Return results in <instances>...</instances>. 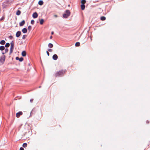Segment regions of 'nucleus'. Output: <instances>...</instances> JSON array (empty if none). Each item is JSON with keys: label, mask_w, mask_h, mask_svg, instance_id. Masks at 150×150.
<instances>
[{"label": "nucleus", "mask_w": 150, "mask_h": 150, "mask_svg": "<svg viewBox=\"0 0 150 150\" xmlns=\"http://www.w3.org/2000/svg\"><path fill=\"white\" fill-rule=\"evenodd\" d=\"M11 2L9 0H5L2 4V7L3 8H5L11 4Z\"/></svg>", "instance_id": "1"}, {"label": "nucleus", "mask_w": 150, "mask_h": 150, "mask_svg": "<svg viewBox=\"0 0 150 150\" xmlns=\"http://www.w3.org/2000/svg\"><path fill=\"white\" fill-rule=\"evenodd\" d=\"M71 14V12L69 10H66L64 13L63 14V17L64 18H67Z\"/></svg>", "instance_id": "2"}, {"label": "nucleus", "mask_w": 150, "mask_h": 150, "mask_svg": "<svg viewBox=\"0 0 150 150\" xmlns=\"http://www.w3.org/2000/svg\"><path fill=\"white\" fill-rule=\"evenodd\" d=\"M66 71V70H65L64 71L63 70H62L59 71H57L55 74V77H57L58 76H60L61 75H63Z\"/></svg>", "instance_id": "3"}, {"label": "nucleus", "mask_w": 150, "mask_h": 150, "mask_svg": "<svg viewBox=\"0 0 150 150\" xmlns=\"http://www.w3.org/2000/svg\"><path fill=\"white\" fill-rule=\"evenodd\" d=\"M6 56L3 55L0 57V65L4 64L6 59Z\"/></svg>", "instance_id": "4"}, {"label": "nucleus", "mask_w": 150, "mask_h": 150, "mask_svg": "<svg viewBox=\"0 0 150 150\" xmlns=\"http://www.w3.org/2000/svg\"><path fill=\"white\" fill-rule=\"evenodd\" d=\"M16 59L17 60H19L20 62H22L23 60L24 59L23 57L19 58L18 57H16Z\"/></svg>", "instance_id": "5"}, {"label": "nucleus", "mask_w": 150, "mask_h": 150, "mask_svg": "<svg viewBox=\"0 0 150 150\" xmlns=\"http://www.w3.org/2000/svg\"><path fill=\"white\" fill-rule=\"evenodd\" d=\"M38 13L36 12H34L33 13V15H32V17H33V18H37L38 17Z\"/></svg>", "instance_id": "6"}, {"label": "nucleus", "mask_w": 150, "mask_h": 150, "mask_svg": "<svg viewBox=\"0 0 150 150\" xmlns=\"http://www.w3.org/2000/svg\"><path fill=\"white\" fill-rule=\"evenodd\" d=\"M23 112L22 111H19L16 113V117L18 118L20 117V116L22 115Z\"/></svg>", "instance_id": "7"}, {"label": "nucleus", "mask_w": 150, "mask_h": 150, "mask_svg": "<svg viewBox=\"0 0 150 150\" xmlns=\"http://www.w3.org/2000/svg\"><path fill=\"white\" fill-rule=\"evenodd\" d=\"M21 32L20 31H18L16 34V37L17 38H18L20 36L21 34Z\"/></svg>", "instance_id": "8"}, {"label": "nucleus", "mask_w": 150, "mask_h": 150, "mask_svg": "<svg viewBox=\"0 0 150 150\" xmlns=\"http://www.w3.org/2000/svg\"><path fill=\"white\" fill-rule=\"evenodd\" d=\"M58 58V56L57 54H54L53 55L52 59L54 60H57Z\"/></svg>", "instance_id": "9"}, {"label": "nucleus", "mask_w": 150, "mask_h": 150, "mask_svg": "<svg viewBox=\"0 0 150 150\" xmlns=\"http://www.w3.org/2000/svg\"><path fill=\"white\" fill-rule=\"evenodd\" d=\"M25 21L23 20L19 23V25L20 26H22L25 24Z\"/></svg>", "instance_id": "10"}, {"label": "nucleus", "mask_w": 150, "mask_h": 150, "mask_svg": "<svg viewBox=\"0 0 150 150\" xmlns=\"http://www.w3.org/2000/svg\"><path fill=\"white\" fill-rule=\"evenodd\" d=\"M81 3V9L82 10H84V9L85 8V4L82 3Z\"/></svg>", "instance_id": "11"}, {"label": "nucleus", "mask_w": 150, "mask_h": 150, "mask_svg": "<svg viewBox=\"0 0 150 150\" xmlns=\"http://www.w3.org/2000/svg\"><path fill=\"white\" fill-rule=\"evenodd\" d=\"M10 44H11V47H10V49L13 50L14 47V44L13 43V41H12L11 42Z\"/></svg>", "instance_id": "12"}, {"label": "nucleus", "mask_w": 150, "mask_h": 150, "mask_svg": "<svg viewBox=\"0 0 150 150\" xmlns=\"http://www.w3.org/2000/svg\"><path fill=\"white\" fill-rule=\"evenodd\" d=\"M27 54L26 52L25 51H23L21 53V55L23 57H25Z\"/></svg>", "instance_id": "13"}, {"label": "nucleus", "mask_w": 150, "mask_h": 150, "mask_svg": "<svg viewBox=\"0 0 150 150\" xmlns=\"http://www.w3.org/2000/svg\"><path fill=\"white\" fill-rule=\"evenodd\" d=\"M22 31L23 33H26L27 32V30L26 28H24L22 29Z\"/></svg>", "instance_id": "14"}, {"label": "nucleus", "mask_w": 150, "mask_h": 150, "mask_svg": "<svg viewBox=\"0 0 150 150\" xmlns=\"http://www.w3.org/2000/svg\"><path fill=\"white\" fill-rule=\"evenodd\" d=\"M43 1L42 0H40L38 1V4L40 6H42L43 4Z\"/></svg>", "instance_id": "15"}, {"label": "nucleus", "mask_w": 150, "mask_h": 150, "mask_svg": "<svg viewBox=\"0 0 150 150\" xmlns=\"http://www.w3.org/2000/svg\"><path fill=\"white\" fill-rule=\"evenodd\" d=\"M5 49V47L4 46L1 45L0 46V50L1 51H3Z\"/></svg>", "instance_id": "16"}, {"label": "nucleus", "mask_w": 150, "mask_h": 150, "mask_svg": "<svg viewBox=\"0 0 150 150\" xmlns=\"http://www.w3.org/2000/svg\"><path fill=\"white\" fill-rule=\"evenodd\" d=\"M44 22V20L43 19H41L40 20V25H42L43 24Z\"/></svg>", "instance_id": "17"}, {"label": "nucleus", "mask_w": 150, "mask_h": 150, "mask_svg": "<svg viewBox=\"0 0 150 150\" xmlns=\"http://www.w3.org/2000/svg\"><path fill=\"white\" fill-rule=\"evenodd\" d=\"M6 42L4 40H2L0 41V44L1 45H4L5 44Z\"/></svg>", "instance_id": "18"}, {"label": "nucleus", "mask_w": 150, "mask_h": 150, "mask_svg": "<svg viewBox=\"0 0 150 150\" xmlns=\"http://www.w3.org/2000/svg\"><path fill=\"white\" fill-rule=\"evenodd\" d=\"M21 11L19 10H18L16 13V14L17 16H19L21 14Z\"/></svg>", "instance_id": "19"}, {"label": "nucleus", "mask_w": 150, "mask_h": 150, "mask_svg": "<svg viewBox=\"0 0 150 150\" xmlns=\"http://www.w3.org/2000/svg\"><path fill=\"white\" fill-rule=\"evenodd\" d=\"M100 19L102 21H104L106 19V17L104 16H101L100 18Z\"/></svg>", "instance_id": "20"}, {"label": "nucleus", "mask_w": 150, "mask_h": 150, "mask_svg": "<svg viewBox=\"0 0 150 150\" xmlns=\"http://www.w3.org/2000/svg\"><path fill=\"white\" fill-rule=\"evenodd\" d=\"M10 45V44L8 42H7L5 44L4 46H5V47L8 48L9 47Z\"/></svg>", "instance_id": "21"}, {"label": "nucleus", "mask_w": 150, "mask_h": 150, "mask_svg": "<svg viewBox=\"0 0 150 150\" xmlns=\"http://www.w3.org/2000/svg\"><path fill=\"white\" fill-rule=\"evenodd\" d=\"M48 46L49 47L52 48L53 47V45L52 43H50L48 45Z\"/></svg>", "instance_id": "22"}, {"label": "nucleus", "mask_w": 150, "mask_h": 150, "mask_svg": "<svg viewBox=\"0 0 150 150\" xmlns=\"http://www.w3.org/2000/svg\"><path fill=\"white\" fill-rule=\"evenodd\" d=\"M80 43L79 42H76L75 44V46L76 47H79L80 46Z\"/></svg>", "instance_id": "23"}, {"label": "nucleus", "mask_w": 150, "mask_h": 150, "mask_svg": "<svg viewBox=\"0 0 150 150\" xmlns=\"http://www.w3.org/2000/svg\"><path fill=\"white\" fill-rule=\"evenodd\" d=\"M23 147L24 148L26 147L27 146V144L26 143H24L23 144Z\"/></svg>", "instance_id": "24"}, {"label": "nucleus", "mask_w": 150, "mask_h": 150, "mask_svg": "<svg viewBox=\"0 0 150 150\" xmlns=\"http://www.w3.org/2000/svg\"><path fill=\"white\" fill-rule=\"evenodd\" d=\"M32 28V27L31 25H29L28 28V30L30 31V30H31Z\"/></svg>", "instance_id": "25"}, {"label": "nucleus", "mask_w": 150, "mask_h": 150, "mask_svg": "<svg viewBox=\"0 0 150 150\" xmlns=\"http://www.w3.org/2000/svg\"><path fill=\"white\" fill-rule=\"evenodd\" d=\"M13 50L12 49H10V52L9 53V55H11V54L13 52Z\"/></svg>", "instance_id": "26"}, {"label": "nucleus", "mask_w": 150, "mask_h": 150, "mask_svg": "<svg viewBox=\"0 0 150 150\" xmlns=\"http://www.w3.org/2000/svg\"><path fill=\"white\" fill-rule=\"evenodd\" d=\"M86 1V0H81V3L85 4Z\"/></svg>", "instance_id": "27"}, {"label": "nucleus", "mask_w": 150, "mask_h": 150, "mask_svg": "<svg viewBox=\"0 0 150 150\" xmlns=\"http://www.w3.org/2000/svg\"><path fill=\"white\" fill-rule=\"evenodd\" d=\"M27 35H23L22 37V39L23 40L25 39L26 37H27Z\"/></svg>", "instance_id": "28"}, {"label": "nucleus", "mask_w": 150, "mask_h": 150, "mask_svg": "<svg viewBox=\"0 0 150 150\" xmlns=\"http://www.w3.org/2000/svg\"><path fill=\"white\" fill-rule=\"evenodd\" d=\"M34 23H35V21L34 20H33L31 21L30 23L31 24L33 25L34 24Z\"/></svg>", "instance_id": "29"}, {"label": "nucleus", "mask_w": 150, "mask_h": 150, "mask_svg": "<svg viewBox=\"0 0 150 150\" xmlns=\"http://www.w3.org/2000/svg\"><path fill=\"white\" fill-rule=\"evenodd\" d=\"M8 38L10 39H12L13 38V37L12 35H10L8 37Z\"/></svg>", "instance_id": "30"}, {"label": "nucleus", "mask_w": 150, "mask_h": 150, "mask_svg": "<svg viewBox=\"0 0 150 150\" xmlns=\"http://www.w3.org/2000/svg\"><path fill=\"white\" fill-rule=\"evenodd\" d=\"M5 52L6 53L8 52V48H6L5 49Z\"/></svg>", "instance_id": "31"}, {"label": "nucleus", "mask_w": 150, "mask_h": 150, "mask_svg": "<svg viewBox=\"0 0 150 150\" xmlns=\"http://www.w3.org/2000/svg\"><path fill=\"white\" fill-rule=\"evenodd\" d=\"M52 49H48V52H52Z\"/></svg>", "instance_id": "32"}, {"label": "nucleus", "mask_w": 150, "mask_h": 150, "mask_svg": "<svg viewBox=\"0 0 150 150\" xmlns=\"http://www.w3.org/2000/svg\"><path fill=\"white\" fill-rule=\"evenodd\" d=\"M4 17H2L0 18V20L1 21H2V20H4Z\"/></svg>", "instance_id": "33"}, {"label": "nucleus", "mask_w": 150, "mask_h": 150, "mask_svg": "<svg viewBox=\"0 0 150 150\" xmlns=\"http://www.w3.org/2000/svg\"><path fill=\"white\" fill-rule=\"evenodd\" d=\"M46 53L47 54V55L48 56H49L50 55V53H49V52L48 51H46Z\"/></svg>", "instance_id": "34"}, {"label": "nucleus", "mask_w": 150, "mask_h": 150, "mask_svg": "<svg viewBox=\"0 0 150 150\" xmlns=\"http://www.w3.org/2000/svg\"><path fill=\"white\" fill-rule=\"evenodd\" d=\"M19 150H24V149L23 148L21 147L20 148Z\"/></svg>", "instance_id": "35"}, {"label": "nucleus", "mask_w": 150, "mask_h": 150, "mask_svg": "<svg viewBox=\"0 0 150 150\" xmlns=\"http://www.w3.org/2000/svg\"><path fill=\"white\" fill-rule=\"evenodd\" d=\"M1 53H2V54H3V55H4V54L6 53V52H3V51L1 52Z\"/></svg>", "instance_id": "36"}, {"label": "nucleus", "mask_w": 150, "mask_h": 150, "mask_svg": "<svg viewBox=\"0 0 150 150\" xmlns=\"http://www.w3.org/2000/svg\"><path fill=\"white\" fill-rule=\"evenodd\" d=\"M33 99H31L30 100V102L31 103H32L33 101Z\"/></svg>", "instance_id": "37"}, {"label": "nucleus", "mask_w": 150, "mask_h": 150, "mask_svg": "<svg viewBox=\"0 0 150 150\" xmlns=\"http://www.w3.org/2000/svg\"><path fill=\"white\" fill-rule=\"evenodd\" d=\"M54 17H57V16H58L57 15H54Z\"/></svg>", "instance_id": "38"}, {"label": "nucleus", "mask_w": 150, "mask_h": 150, "mask_svg": "<svg viewBox=\"0 0 150 150\" xmlns=\"http://www.w3.org/2000/svg\"><path fill=\"white\" fill-rule=\"evenodd\" d=\"M54 34V32L53 31H52L51 33V34L52 35H53Z\"/></svg>", "instance_id": "39"}, {"label": "nucleus", "mask_w": 150, "mask_h": 150, "mask_svg": "<svg viewBox=\"0 0 150 150\" xmlns=\"http://www.w3.org/2000/svg\"><path fill=\"white\" fill-rule=\"evenodd\" d=\"M52 38V36H51L50 37V39H51Z\"/></svg>", "instance_id": "40"}, {"label": "nucleus", "mask_w": 150, "mask_h": 150, "mask_svg": "<svg viewBox=\"0 0 150 150\" xmlns=\"http://www.w3.org/2000/svg\"><path fill=\"white\" fill-rule=\"evenodd\" d=\"M146 122L148 124L149 123V122L148 120H147Z\"/></svg>", "instance_id": "41"}, {"label": "nucleus", "mask_w": 150, "mask_h": 150, "mask_svg": "<svg viewBox=\"0 0 150 150\" xmlns=\"http://www.w3.org/2000/svg\"><path fill=\"white\" fill-rule=\"evenodd\" d=\"M28 66H30V63H29L28 64Z\"/></svg>", "instance_id": "42"}, {"label": "nucleus", "mask_w": 150, "mask_h": 150, "mask_svg": "<svg viewBox=\"0 0 150 150\" xmlns=\"http://www.w3.org/2000/svg\"><path fill=\"white\" fill-rule=\"evenodd\" d=\"M41 87V86H40L39 87V88H40Z\"/></svg>", "instance_id": "43"}, {"label": "nucleus", "mask_w": 150, "mask_h": 150, "mask_svg": "<svg viewBox=\"0 0 150 150\" xmlns=\"http://www.w3.org/2000/svg\"><path fill=\"white\" fill-rule=\"evenodd\" d=\"M31 113H32V112H30V116H31Z\"/></svg>", "instance_id": "44"}]
</instances>
